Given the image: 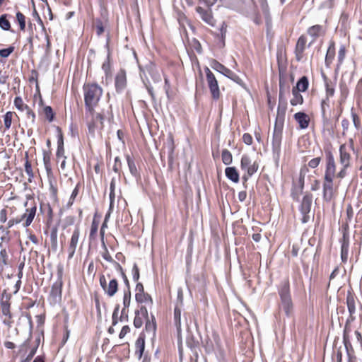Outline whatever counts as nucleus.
Wrapping results in <instances>:
<instances>
[{"label": "nucleus", "instance_id": "obj_1", "mask_svg": "<svg viewBox=\"0 0 362 362\" xmlns=\"http://www.w3.org/2000/svg\"><path fill=\"white\" fill-rule=\"evenodd\" d=\"M278 294L280 298L279 312H283L287 317H291L294 313V304L291 298L288 279L281 282L278 288Z\"/></svg>", "mask_w": 362, "mask_h": 362}, {"label": "nucleus", "instance_id": "obj_2", "mask_svg": "<svg viewBox=\"0 0 362 362\" xmlns=\"http://www.w3.org/2000/svg\"><path fill=\"white\" fill-rule=\"evenodd\" d=\"M83 89L86 115H93V109L102 97L103 88L98 83H87L83 85Z\"/></svg>", "mask_w": 362, "mask_h": 362}, {"label": "nucleus", "instance_id": "obj_3", "mask_svg": "<svg viewBox=\"0 0 362 362\" xmlns=\"http://www.w3.org/2000/svg\"><path fill=\"white\" fill-rule=\"evenodd\" d=\"M285 115H276L274 127L272 134V146L273 156L278 160L281 153V141L283 137V128Z\"/></svg>", "mask_w": 362, "mask_h": 362}, {"label": "nucleus", "instance_id": "obj_4", "mask_svg": "<svg viewBox=\"0 0 362 362\" xmlns=\"http://www.w3.org/2000/svg\"><path fill=\"white\" fill-rule=\"evenodd\" d=\"M11 295L7 293L6 290H4L1 293L0 308L3 315L5 317L4 323L8 326L13 322V314L11 311Z\"/></svg>", "mask_w": 362, "mask_h": 362}, {"label": "nucleus", "instance_id": "obj_5", "mask_svg": "<svg viewBox=\"0 0 362 362\" xmlns=\"http://www.w3.org/2000/svg\"><path fill=\"white\" fill-rule=\"evenodd\" d=\"M313 199V194L311 193L306 192L303 196L299 206V211L302 216L300 221L303 224L308 223L310 220V213L311 210Z\"/></svg>", "mask_w": 362, "mask_h": 362}, {"label": "nucleus", "instance_id": "obj_6", "mask_svg": "<svg viewBox=\"0 0 362 362\" xmlns=\"http://www.w3.org/2000/svg\"><path fill=\"white\" fill-rule=\"evenodd\" d=\"M290 93V86H286L285 82L281 79L279 80V104L277 108V114L276 115H284L286 114V110L287 108V100H286V94H289Z\"/></svg>", "mask_w": 362, "mask_h": 362}, {"label": "nucleus", "instance_id": "obj_7", "mask_svg": "<svg viewBox=\"0 0 362 362\" xmlns=\"http://www.w3.org/2000/svg\"><path fill=\"white\" fill-rule=\"evenodd\" d=\"M204 71L211 97L213 100H217L220 98L221 96L218 81L209 67L206 66L204 68Z\"/></svg>", "mask_w": 362, "mask_h": 362}, {"label": "nucleus", "instance_id": "obj_8", "mask_svg": "<svg viewBox=\"0 0 362 362\" xmlns=\"http://www.w3.org/2000/svg\"><path fill=\"white\" fill-rule=\"evenodd\" d=\"M62 286L63 282L62 277L60 276L52 286L51 291L48 296V301L51 305H55L61 303Z\"/></svg>", "mask_w": 362, "mask_h": 362}, {"label": "nucleus", "instance_id": "obj_9", "mask_svg": "<svg viewBox=\"0 0 362 362\" xmlns=\"http://www.w3.org/2000/svg\"><path fill=\"white\" fill-rule=\"evenodd\" d=\"M335 177L324 176L322 184V197L323 199L329 202L334 197V178Z\"/></svg>", "mask_w": 362, "mask_h": 362}, {"label": "nucleus", "instance_id": "obj_10", "mask_svg": "<svg viewBox=\"0 0 362 362\" xmlns=\"http://www.w3.org/2000/svg\"><path fill=\"white\" fill-rule=\"evenodd\" d=\"M325 170L324 176L335 177L336 163L332 152L325 151Z\"/></svg>", "mask_w": 362, "mask_h": 362}, {"label": "nucleus", "instance_id": "obj_11", "mask_svg": "<svg viewBox=\"0 0 362 362\" xmlns=\"http://www.w3.org/2000/svg\"><path fill=\"white\" fill-rule=\"evenodd\" d=\"M37 211L36 206L25 209V213L19 218L23 227H28L33 222Z\"/></svg>", "mask_w": 362, "mask_h": 362}, {"label": "nucleus", "instance_id": "obj_12", "mask_svg": "<svg viewBox=\"0 0 362 362\" xmlns=\"http://www.w3.org/2000/svg\"><path fill=\"white\" fill-rule=\"evenodd\" d=\"M115 90L117 93H122L127 86L126 72L124 69H120L115 76Z\"/></svg>", "mask_w": 362, "mask_h": 362}, {"label": "nucleus", "instance_id": "obj_13", "mask_svg": "<svg viewBox=\"0 0 362 362\" xmlns=\"http://www.w3.org/2000/svg\"><path fill=\"white\" fill-rule=\"evenodd\" d=\"M341 243V259L343 263H346L348 260L349 248V235L346 231L343 233Z\"/></svg>", "mask_w": 362, "mask_h": 362}, {"label": "nucleus", "instance_id": "obj_14", "mask_svg": "<svg viewBox=\"0 0 362 362\" xmlns=\"http://www.w3.org/2000/svg\"><path fill=\"white\" fill-rule=\"evenodd\" d=\"M307 37L305 35H300L295 47L296 59L298 62L301 61L303 57V52L306 48Z\"/></svg>", "mask_w": 362, "mask_h": 362}, {"label": "nucleus", "instance_id": "obj_15", "mask_svg": "<svg viewBox=\"0 0 362 362\" xmlns=\"http://www.w3.org/2000/svg\"><path fill=\"white\" fill-rule=\"evenodd\" d=\"M196 11L199 15L203 21L210 25H214L215 21L213 18L211 10L209 7L207 9H205L201 6H197L196 8Z\"/></svg>", "mask_w": 362, "mask_h": 362}, {"label": "nucleus", "instance_id": "obj_16", "mask_svg": "<svg viewBox=\"0 0 362 362\" xmlns=\"http://www.w3.org/2000/svg\"><path fill=\"white\" fill-rule=\"evenodd\" d=\"M357 300V297L354 293L352 289H349L347 291L346 297V304L347 305V309L349 315H355L356 311V301Z\"/></svg>", "mask_w": 362, "mask_h": 362}, {"label": "nucleus", "instance_id": "obj_17", "mask_svg": "<svg viewBox=\"0 0 362 362\" xmlns=\"http://www.w3.org/2000/svg\"><path fill=\"white\" fill-rule=\"evenodd\" d=\"M213 338H214V342L210 339H207L205 341L204 349H205V351L207 354H211L214 351H215V350L220 349L221 344H220V339H219L218 336L217 334H213Z\"/></svg>", "mask_w": 362, "mask_h": 362}, {"label": "nucleus", "instance_id": "obj_18", "mask_svg": "<svg viewBox=\"0 0 362 362\" xmlns=\"http://www.w3.org/2000/svg\"><path fill=\"white\" fill-rule=\"evenodd\" d=\"M339 161L341 165L350 166L351 155L345 144L339 146Z\"/></svg>", "mask_w": 362, "mask_h": 362}, {"label": "nucleus", "instance_id": "obj_19", "mask_svg": "<svg viewBox=\"0 0 362 362\" xmlns=\"http://www.w3.org/2000/svg\"><path fill=\"white\" fill-rule=\"evenodd\" d=\"M293 117L299 124L300 129H305L308 128L310 123V117L306 113L298 112L294 115Z\"/></svg>", "mask_w": 362, "mask_h": 362}, {"label": "nucleus", "instance_id": "obj_20", "mask_svg": "<svg viewBox=\"0 0 362 362\" xmlns=\"http://www.w3.org/2000/svg\"><path fill=\"white\" fill-rule=\"evenodd\" d=\"M135 354L139 359L142 358L145 349V334L141 333L135 342Z\"/></svg>", "mask_w": 362, "mask_h": 362}, {"label": "nucleus", "instance_id": "obj_21", "mask_svg": "<svg viewBox=\"0 0 362 362\" xmlns=\"http://www.w3.org/2000/svg\"><path fill=\"white\" fill-rule=\"evenodd\" d=\"M145 330L146 332L151 334L152 337H154L156 336L157 325L155 316L151 313V318L145 319Z\"/></svg>", "mask_w": 362, "mask_h": 362}, {"label": "nucleus", "instance_id": "obj_22", "mask_svg": "<svg viewBox=\"0 0 362 362\" xmlns=\"http://www.w3.org/2000/svg\"><path fill=\"white\" fill-rule=\"evenodd\" d=\"M140 71H144L146 70L148 73L151 75L153 81L154 82H159L161 81V78L158 72L156 69V66L154 64L149 62L144 69L139 66Z\"/></svg>", "mask_w": 362, "mask_h": 362}, {"label": "nucleus", "instance_id": "obj_23", "mask_svg": "<svg viewBox=\"0 0 362 362\" xmlns=\"http://www.w3.org/2000/svg\"><path fill=\"white\" fill-rule=\"evenodd\" d=\"M211 67L214 69L215 71L219 72L220 74H223L226 77H228V76L230 74L232 71L228 68L226 67L224 65L221 64L219 62H218L216 59H212L210 63Z\"/></svg>", "mask_w": 362, "mask_h": 362}, {"label": "nucleus", "instance_id": "obj_24", "mask_svg": "<svg viewBox=\"0 0 362 362\" xmlns=\"http://www.w3.org/2000/svg\"><path fill=\"white\" fill-rule=\"evenodd\" d=\"M226 177L232 182L237 183L239 182V173L235 167H227L225 169Z\"/></svg>", "mask_w": 362, "mask_h": 362}, {"label": "nucleus", "instance_id": "obj_25", "mask_svg": "<svg viewBox=\"0 0 362 362\" xmlns=\"http://www.w3.org/2000/svg\"><path fill=\"white\" fill-rule=\"evenodd\" d=\"M125 157L131 175L136 178L139 177L140 174L136 168L134 158L129 154H127Z\"/></svg>", "mask_w": 362, "mask_h": 362}, {"label": "nucleus", "instance_id": "obj_26", "mask_svg": "<svg viewBox=\"0 0 362 362\" xmlns=\"http://www.w3.org/2000/svg\"><path fill=\"white\" fill-rule=\"evenodd\" d=\"M89 115L92 117L91 124H89V129L91 128V126L98 127L100 125L101 128L103 127L104 115L102 113H95V110H93V114Z\"/></svg>", "mask_w": 362, "mask_h": 362}, {"label": "nucleus", "instance_id": "obj_27", "mask_svg": "<svg viewBox=\"0 0 362 362\" xmlns=\"http://www.w3.org/2000/svg\"><path fill=\"white\" fill-rule=\"evenodd\" d=\"M117 291H118V282H117V279H113L110 281V282H109L108 285L107 286L104 292L109 297H112L113 296L115 295V293L117 292Z\"/></svg>", "mask_w": 362, "mask_h": 362}, {"label": "nucleus", "instance_id": "obj_28", "mask_svg": "<svg viewBox=\"0 0 362 362\" xmlns=\"http://www.w3.org/2000/svg\"><path fill=\"white\" fill-rule=\"evenodd\" d=\"M309 81L307 76H303L298 79L296 83V86L293 87V89H295L298 91L305 92L308 88Z\"/></svg>", "mask_w": 362, "mask_h": 362}, {"label": "nucleus", "instance_id": "obj_29", "mask_svg": "<svg viewBox=\"0 0 362 362\" xmlns=\"http://www.w3.org/2000/svg\"><path fill=\"white\" fill-rule=\"evenodd\" d=\"M38 112L39 115H43L49 122H52L54 119L55 113L49 105L43 106V108L40 109Z\"/></svg>", "mask_w": 362, "mask_h": 362}, {"label": "nucleus", "instance_id": "obj_30", "mask_svg": "<svg viewBox=\"0 0 362 362\" xmlns=\"http://www.w3.org/2000/svg\"><path fill=\"white\" fill-rule=\"evenodd\" d=\"M13 117H18V115L15 112L12 111H8L4 115V129L3 132H5L11 128Z\"/></svg>", "mask_w": 362, "mask_h": 362}, {"label": "nucleus", "instance_id": "obj_31", "mask_svg": "<svg viewBox=\"0 0 362 362\" xmlns=\"http://www.w3.org/2000/svg\"><path fill=\"white\" fill-rule=\"evenodd\" d=\"M335 57V47L334 42H332L327 49V54L325 56V64L327 66H329Z\"/></svg>", "mask_w": 362, "mask_h": 362}, {"label": "nucleus", "instance_id": "obj_32", "mask_svg": "<svg viewBox=\"0 0 362 362\" xmlns=\"http://www.w3.org/2000/svg\"><path fill=\"white\" fill-rule=\"evenodd\" d=\"M8 253L6 248H2L0 250V274L4 272L6 266L8 264Z\"/></svg>", "mask_w": 362, "mask_h": 362}, {"label": "nucleus", "instance_id": "obj_33", "mask_svg": "<svg viewBox=\"0 0 362 362\" xmlns=\"http://www.w3.org/2000/svg\"><path fill=\"white\" fill-rule=\"evenodd\" d=\"M165 147L167 148V151H168V156L169 160H172L173 158L175 145H174L173 138L171 135H169V136L168 137L167 141L165 144Z\"/></svg>", "mask_w": 362, "mask_h": 362}, {"label": "nucleus", "instance_id": "obj_34", "mask_svg": "<svg viewBox=\"0 0 362 362\" xmlns=\"http://www.w3.org/2000/svg\"><path fill=\"white\" fill-rule=\"evenodd\" d=\"M135 300L138 303H150L151 305L153 304V299L151 296L147 293H136L135 294Z\"/></svg>", "mask_w": 362, "mask_h": 362}, {"label": "nucleus", "instance_id": "obj_35", "mask_svg": "<svg viewBox=\"0 0 362 362\" xmlns=\"http://www.w3.org/2000/svg\"><path fill=\"white\" fill-rule=\"evenodd\" d=\"M300 91H298L295 89H292L293 98L290 103L292 106H296L298 105H302L303 103V95L300 93Z\"/></svg>", "mask_w": 362, "mask_h": 362}, {"label": "nucleus", "instance_id": "obj_36", "mask_svg": "<svg viewBox=\"0 0 362 362\" xmlns=\"http://www.w3.org/2000/svg\"><path fill=\"white\" fill-rule=\"evenodd\" d=\"M38 78H39L38 71L35 69H32L30 72V75L28 77V81L30 83L35 84V89H36L37 93H39V90H40Z\"/></svg>", "mask_w": 362, "mask_h": 362}, {"label": "nucleus", "instance_id": "obj_37", "mask_svg": "<svg viewBox=\"0 0 362 362\" xmlns=\"http://www.w3.org/2000/svg\"><path fill=\"white\" fill-rule=\"evenodd\" d=\"M13 104L16 108L21 112L25 111L30 107L20 96H16L14 98Z\"/></svg>", "mask_w": 362, "mask_h": 362}, {"label": "nucleus", "instance_id": "obj_38", "mask_svg": "<svg viewBox=\"0 0 362 362\" xmlns=\"http://www.w3.org/2000/svg\"><path fill=\"white\" fill-rule=\"evenodd\" d=\"M25 162L24 164L25 171L26 174L28 175V182H31L34 177V173L33 170L31 163L28 159V156L27 153L25 155Z\"/></svg>", "mask_w": 362, "mask_h": 362}, {"label": "nucleus", "instance_id": "obj_39", "mask_svg": "<svg viewBox=\"0 0 362 362\" xmlns=\"http://www.w3.org/2000/svg\"><path fill=\"white\" fill-rule=\"evenodd\" d=\"M322 32V26L320 25H315L310 27L308 29V34L311 37L316 38L320 36V33Z\"/></svg>", "mask_w": 362, "mask_h": 362}, {"label": "nucleus", "instance_id": "obj_40", "mask_svg": "<svg viewBox=\"0 0 362 362\" xmlns=\"http://www.w3.org/2000/svg\"><path fill=\"white\" fill-rule=\"evenodd\" d=\"M39 344H40V339H37L35 341V344L32 347H30V350L28 356L24 359H23L21 362H30V360L33 358V356L36 354L37 349L39 346Z\"/></svg>", "mask_w": 362, "mask_h": 362}, {"label": "nucleus", "instance_id": "obj_41", "mask_svg": "<svg viewBox=\"0 0 362 362\" xmlns=\"http://www.w3.org/2000/svg\"><path fill=\"white\" fill-rule=\"evenodd\" d=\"M26 18L25 15L21 13V11H17L16 15V21L19 25L20 30L21 31H25V25H26Z\"/></svg>", "mask_w": 362, "mask_h": 362}, {"label": "nucleus", "instance_id": "obj_42", "mask_svg": "<svg viewBox=\"0 0 362 362\" xmlns=\"http://www.w3.org/2000/svg\"><path fill=\"white\" fill-rule=\"evenodd\" d=\"M35 344V342L34 343H32L31 342V339L30 338H28L27 340H25L21 346H20V349H19V351H18V354H21V353L23 354H26L27 352L29 353L30 350V347H32L33 345Z\"/></svg>", "mask_w": 362, "mask_h": 362}, {"label": "nucleus", "instance_id": "obj_43", "mask_svg": "<svg viewBox=\"0 0 362 362\" xmlns=\"http://www.w3.org/2000/svg\"><path fill=\"white\" fill-rule=\"evenodd\" d=\"M174 324L178 332L181 329V310L178 308L174 309Z\"/></svg>", "mask_w": 362, "mask_h": 362}, {"label": "nucleus", "instance_id": "obj_44", "mask_svg": "<svg viewBox=\"0 0 362 362\" xmlns=\"http://www.w3.org/2000/svg\"><path fill=\"white\" fill-rule=\"evenodd\" d=\"M221 158L223 163L226 165H230L233 161L232 154L228 149H223L222 151Z\"/></svg>", "mask_w": 362, "mask_h": 362}, {"label": "nucleus", "instance_id": "obj_45", "mask_svg": "<svg viewBox=\"0 0 362 362\" xmlns=\"http://www.w3.org/2000/svg\"><path fill=\"white\" fill-rule=\"evenodd\" d=\"M43 163L46 170L49 173L51 171V153L44 151L43 153Z\"/></svg>", "mask_w": 362, "mask_h": 362}, {"label": "nucleus", "instance_id": "obj_46", "mask_svg": "<svg viewBox=\"0 0 362 362\" xmlns=\"http://www.w3.org/2000/svg\"><path fill=\"white\" fill-rule=\"evenodd\" d=\"M0 27L4 30H11V23L7 19V15L4 14L0 17Z\"/></svg>", "mask_w": 362, "mask_h": 362}, {"label": "nucleus", "instance_id": "obj_47", "mask_svg": "<svg viewBox=\"0 0 362 362\" xmlns=\"http://www.w3.org/2000/svg\"><path fill=\"white\" fill-rule=\"evenodd\" d=\"M251 159L249 156L244 154L243 155L240 160V167L243 170H245L251 165Z\"/></svg>", "mask_w": 362, "mask_h": 362}, {"label": "nucleus", "instance_id": "obj_48", "mask_svg": "<svg viewBox=\"0 0 362 362\" xmlns=\"http://www.w3.org/2000/svg\"><path fill=\"white\" fill-rule=\"evenodd\" d=\"M227 27H228L227 24L225 22H223L219 28V31H220L219 39H220V41L222 42L223 47L225 46V39H226V33H227Z\"/></svg>", "mask_w": 362, "mask_h": 362}, {"label": "nucleus", "instance_id": "obj_49", "mask_svg": "<svg viewBox=\"0 0 362 362\" xmlns=\"http://www.w3.org/2000/svg\"><path fill=\"white\" fill-rule=\"evenodd\" d=\"M15 47L13 45H10L7 48L0 49V59H6L9 57L11 54L14 52Z\"/></svg>", "mask_w": 362, "mask_h": 362}, {"label": "nucleus", "instance_id": "obj_50", "mask_svg": "<svg viewBox=\"0 0 362 362\" xmlns=\"http://www.w3.org/2000/svg\"><path fill=\"white\" fill-rule=\"evenodd\" d=\"M131 303V291L130 290H124L123 297V308L127 309Z\"/></svg>", "mask_w": 362, "mask_h": 362}, {"label": "nucleus", "instance_id": "obj_51", "mask_svg": "<svg viewBox=\"0 0 362 362\" xmlns=\"http://www.w3.org/2000/svg\"><path fill=\"white\" fill-rule=\"evenodd\" d=\"M78 237H79V230L78 228H76L74 230V231L73 232L69 248L70 247H74V249L75 248V247L78 243ZM74 250L72 252V254L74 253Z\"/></svg>", "mask_w": 362, "mask_h": 362}, {"label": "nucleus", "instance_id": "obj_52", "mask_svg": "<svg viewBox=\"0 0 362 362\" xmlns=\"http://www.w3.org/2000/svg\"><path fill=\"white\" fill-rule=\"evenodd\" d=\"M102 246L104 249V252H103L101 253V255L103 257V258L106 260L107 262H110V263H112L114 262V259H112V257H111V255H110L109 252H108V250L104 243V240L102 241Z\"/></svg>", "mask_w": 362, "mask_h": 362}, {"label": "nucleus", "instance_id": "obj_53", "mask_svg": "<svg viewBox=\"0 0 362 362\" xmlns=\"http://www.w3.org/2000/svg\"><path fill=\"white\" fill-rule=\"evenodd\" d=\"M351 115L355 128L358 130L361 127V119L357 114L354 111V108H351Z\"/></svg>", "mask_w": 362, "mask_h": 362}, {"label": "nucleus", "instance_id": "obj_54", "mask_svg": "<svg viewBox=\"0 0 362 362\" xmlns=\"http://www.w3.org/2000/svg\"><path fill=\"white\" fill-rule=\"evenodd\" d=\"M227 78H228L230 80H232L233 81L235 82L237 84L240 85V86L243 87L245 86L243 81L240 78V77L239 76H238L233 71H231Z\"/></svg>", "mask_w": 362, "mask_h": 362}, {"label": "nucleus", "instance_id": "obj_55", "mask_svg": "<svg viewBox=\"0 0 362 362\" xmlns=\"http://www.w3.org/2000/svg\"><path fill=\"white\" fill-rule=\"evenodd\" d=\"M122 161H121L119 157H118V156L115 157V163H114V165L112 167V170L115 173H117L119 175L121 170H122Z\"/></svg>", "mask_w": 362, "mask_h": 362}, {"label": "nucleus", "instance_id": "obj_56", "mask_svg": "<svg viewBox=\"0 0 362 362\" xmlns=\"http://www.w3.org/2000/svg\"><path fill=\"white\" fill-rule=\"evenodd\" d=\"M45 44L42 45V48L43 49V54L45 56H47L50 52L51 43H50L49 38L47 35H45Z\"/></svg>", "mask_w": 362, "mask_h": 362}, {"label": "nucleus", "instance_id": "obj_57", "mask_svg": "<svg viewBox=\"0 0 362 362\" xmlns=\"http://www.w3.org/2000/svg\"><path fill=\"white\" fill-rule=\"evenodd\" d=\"M346 55V47L344 45H341L338 52V64L341 65L343 63V61L345 58Z\"/></svg>", "mask_w": 362, "mask_h": 362}, {"label": "nucleus", "instance_id": "obj_58", "mask_svg": "<svg viewBox=\"0 0 362 362\" xmlns=\"http://www.w3.org/2000/svg\"><path fill=\"white\" fill-rule=\"evenodd\" d=\"M343 344H344L345 349H346V356H349V355H352L351 352L354 351V349H353L351 343L350 341V339H346V338L344 339Z\"/></svg>", "mask_w": 362, "mask_h": 362}, {"label": "nucleus", "instance_id": "obj_59", "mask_svg": "<svg viewBox=\"0 0 362 362\" xmlns=\"http://www.w3.org/2000/svg\"><path fill=\"white\" fill-rule=\"evenodd\" d=\"M21 223V220L19 218H11L7 222V226L4 228L3 226H0V230H4L5 229L8 230L12 228L14 225L18 224Z\"/></svg>", "mask_w": 362, "mask_h": 362}, {"label": "nucleus", "instance_id": "obj_60", "mask_svg": "<svg viewBox=\"0 0 362 362\" xmlns=\"http://www.w3.org/2000/svg\"><path fill=\"white\" fill-rule=\"evenodd\" d=\"M135 315H139L142 316L144 319L148 318V313L146 306L141 305L139 310H135Z\"/></svg>", "mask_w": 362, "mask_h": 362}, {"label": "nucleus", "instance_id": "obj_61", "mask_svg": "<svg viewBox=\"0 0 362 362\" xmlns=\"http://www.w3.org/2000/svg\"><path fill=\"white\" fill-rule=\"evenodd\" d=\"M25 112L27 119L30 120L32 124H34L36 120V115L35 112L30 107L25 110Z\"/></svg>", "mask_w": 362, "mask_h": 362}, {"label": "nucleus", "instance_id": "obj_62", "mask_svg": "<svg viewBox=\"0 0 362 362\" xmlns=\"http://www.w3.org/2000/svg\"><path fill=\"white\" fill-rule=\"evenodd\" d=\"M259 165L256 162H254L247 170L245 171L247 172L248 176H252L258 170Z\"/></svg>", "mask_w": 362, "mask_h": 362}, {"label": "nucleus", "instance_id": "obj_63", "mask_svg": "<svg viewBox=\"0 0 362 362\" xmlns=\"http://www.w3.org/2000/svg\"><path fill=\"white\" fill-rule=\"evenodd\" d=\"M96 34L100 36L104 32V26L100 19H97L95 22Z\"/></svg>", "mask_w": 362, "mask_h": 362}, {"label": "nucleus", "instance_id": "obj_64", "mask_svg": "<svg viewBox=\"0 0 362 362\" xmlns=\"http://www.w3.org/2000/svg\"><path fill=\"white\" fill-rule=\"evenodd\" d=\"M132 273L133 280L134 281H137L139 279L140 274H139V267H138L136 263H134L133 264Z\"/></svg>", "mask_w": 362, "mask_h": 362}]
</instances>
